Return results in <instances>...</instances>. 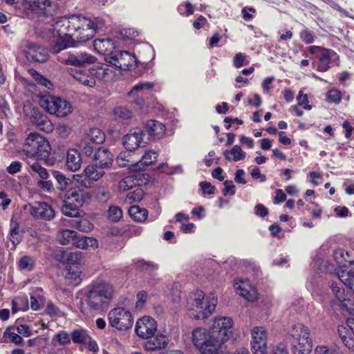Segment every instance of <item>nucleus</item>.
<instances>
[{
  "label": "nucleus",
  "mask_w": 354,
  "mask_h": 354,
  "mask_svg": "<svg viewBox=\"0 0 354 354\" xmlns=\"http://www.w3.org/2000/svg\"><path fill=\"white\" fill-rule=\"evenodd\" d=\"M78 16L73 15L70 17H62L53 26V35L57 37L52 53L57 54L64 49L75 47L74 31L79 27Z\"/></svg>",
  "instance_id": "nucleus-1"
},
{
  "label": "nucleus",
  "mask_w": 354,
  "mask_h": 354,
  "mask_svg": "<svg viewBox=\"0 0 354 354\" xmlns=\"http://www.w3.org/2000/svg\"><path fill=\"white\" fill-rule=\"evenodd\" d=\"M113 288L109 283L102 281L91 284L85 293V302L91 311L106 310L113 296Z\"/></svg>",
  "instance_id": "nucleus-2"
},
{
  "label": "nucleus",
  "mask_w": 354,
  "mask_h": 354,
  "mask_svg": "<svg viewBox=\"0 0 354 354\" xmlns=\"http://www.w3.org/2000/svg\"><path fill=\"white\" fill-rule=\"evenodd\" d=\"M50 151L49 142L37 133H30L26 138L22 148L25 160L32 159L46 161Z\"/></svg>",
  "instance_id": "nucleus-3"
},
{
  "label": "nucleus",
  "mask_w": 354,
  "mask_h": 354,
  "mask_svg": "<svg viewBox=\"0 0 354 354\" xmlns=\"http://www.w3.org/2000/svg\"><path fill=\"white\" fill-rule=\"evenodd\" d=\"M63 205L61 207L62 214L69 217L80 215V208L88 201L91 195L79 185L72 186L64 194Z\"/></svg>",
  "instance_id": "nucleus-4"
},
{
  "label": "nucleus",
  "mask_w": 354,
  "mask_h": 354,
  "mask_svg": "<svg viewBox=\"0 0 354 354\" xmlns=\"http://www.w3.org/2000/svg\"><path fill=\"white\" fill-rule=\"evenodd\" d=\"M217 300L214 297H205L202 291H197L189 298V315L195 319H203L215 310Z\"/></svg>",
  "instance_id": "nucleus-5"
},
{
  "label": "nucleus",
  "mask_w": 354,
  "mask_h": 354,
  "mask_svg": "<svg viewBox=\"0 0 354 354\" xmlns=\"http://www.w3.org/2000/svg\"><path fill=\"white\" fill-rule=\"evenodd\" d=\"M192 342L202 354H218L219 344L212 338L211 330L203 328L192 331Z\"/></svg>",
  "instance_id": "nucleus-6"
},
{
  "label": "nucleus",
  "mask_w": 354,
  "mask_h": 354,
  "mask_svg": "<svg viewBox=\"0 0 354 354\" xmlns=\"http://www.w3.org/2000/svg\"><path fill=\"white\" fill-rule=\"evenodd\" d=\"M39 103L48 113L57 117H65L72 112L70 102L59 97L45 95L40 97Z\"/></svg>",
  "instance_id": "nucleus-7"
},
{
  "label": "nucleus",
  "mask_w": 354,
  "mask_h": 354,
  "mask_svg": "<svg viewBox=\"0 0 354 354\" xmlns=\"http://www.w3.org/2000/svg\"><path fill=\"white\" fill-rule=\"evenodd\" d=\"M233 322L230 317H223L214 319L211 327L212 338L216 339V342L219 344V348H225L223 346L224 342L229 340L232 335Z\"/></svg>",
  "instance_id": "nucleus-8"
},
{
  "label": "nucleus",
  "mask_w": 354,
  "mask_h": 354,
  "mask_svg": "<svg viewBox=\"0 0 354 354\" xmlns=\"http://www.w3.org/2000/svg\"><path fill=\"white\" fill-rule=\"evenodd\" d=\"M110 325L118 330H127L133 326L131 313L124 308H115L108 315Z\"/></svg>",
  "instance_id": "nucleus-9"
},
{
  "label": "nucleus",
  "mask_w": 354,
  "mask_h": 354,
  "mask_svg": "<svg viewBox=\"0 0 354 354\" xmlns=\"http://www.w3.org/2000/svg\"><path fill=\"white\" fill-rule=\"evenodd\" d=\"M23 52L27 60L31 63H44L49 57L45 47L33 42L28 41Z\"/></svg>",
  "instance_id": "nucleus-10"
},
{
  "label": "nucleus",
  "mask_w": 354,
  "mask_h": 354,
  "mask_svg": "<svg viewBox=\"0 0 354 354\" xmlns=\"http://www.w3.org/2000/svg\"><path fill=\"white\" fill-rule=\"evenodd\" d=\"M79 27L74 31L73 39H75V44L76 42H85L91 39L95 34L93 28V21L86 17H79Z\"/></svg>",
  "instance_id": "nucleus-11"
},
{
  "label": "nucleus",
  "mask_w": 354,
  "mask_h": 354,
  "mask_svg": "<svg viewBox=\"0 0 354 354\" xmlns=\"http://www.w3.org/2000/svg\"><path fill=\"white\" fill-rule=\"evenodd\" d=\"M109 62L114 66L124 71L130 70L137 66L135 55L124 50L110 56Z\"/></svg>",
  "instance_id": "nucleus-12"
},
{
  "label": "nucleus",
  "mask_w": 354,
  "mask_h": 354,
  "mask_svg": "<svg viewBox=\"0 0 354 354\" xmlns=\"http://www.w3.org/2000/svg\"><path fill=\"white\" fill-rule=\"evenodd\" d=\"M252 351L254 354H267V333L263 327H255L252 330Z\"/></svg>",
  "instance_id": "nucleus-13"
},
{
  "label": "nucleus",
  "mask_w": 354,
  "mask_h": 354,
  "mask_svg": "<svg viewBox=\"0 0 354 354\" xmlns=\"http://www.w3.org/2000/svg\"><path fill=\"white\" fill-rule=\"evenodd\" d=\"M58 60L65 65L84 67L94 64L97 58L88 53L82 52L76 54L69 53L66 58H59Z\"/></svg>",
  "instance_id": "nucleus-14"
},
{
  "label": "nucleus",
  "mask_w": 354,
  "mask_h": 354,
  "mask_svg": "<svg viewBox=\"0 0 354 354\" xmlns=\"http://www.w3.org/2000/svg\"><path fill=\"white\" fill-rule=\"evenodd\" d=\"M124 147L131 151L138 147H145L147 142L143 140V131L140 129H131L122 138Z\"/></svg>",
  "instance_id": "nucleus-15"
},
{
  "label": "nucleus",
  "mask_w": 354,
  "mask_h": 354,
  "mask_svg": "<svg viewBox=\"0 0 354 354\" xmlns=\"http://www.w3.org/2000/svg\"><path fill=\"white\" fill-rule=\"evenodd\" d=\"M156 330V322L149 317H144L138 319L135 328L136 334L143 339L153 336Z\"/></svg>",
  "instance_id": "nucleus-16"
},
{
  "label": "nucleus",
  "mask_w": 354,
  "mask_h": 354,
  "mask_svg": "<svg viewBox=\"0 0 354 354\" xmlns=\"http://www.w3.org/2000/svg\"><path fill=\"white\" fill-rule=\"evenodd\" d=\"M30 213L34 218L45 221H50L55 216L53 208L45 202H35L30 205Z\"/></svg>",
  "instance_id": "nucleus-17"
},
{
  "label": "nucleus",
  "mask_w": 354,
  "mask_h": 354,
  "mask_svg": "<svg viewBox=\"0 0 354 354\" xmlns=\"http://www.w3.org/2000/svg\"><path fill=\"white\" fill-rule=\"evenodd\" d=\"M30 121L40 131L51 133L54 130V126L48 116L35 108L32 110Z\"/></svg>",
  "instance_id": "nucleus-18"
},
{
  "label": "nucleus",
  "mask_w": 354,
  "mask_h": 354,
  "mask_svg": "<svg viewBox=\"0 0 354 354\" xmlns=\"http://www.w3.org/2000/svg\"><path fill=\"white\" fill-rule=\"evenodd\" d=\"M290 342H304L312 341L310 338V330L308 328L302 324H297L292 326L288 333Z\"/></svg>",
  "instance_id": "nucleus-19"
},
{
  "label": "nucleus",
  "mask_w": 354,
  "mask_h": 354,
  "mask_svg": "<svg viewBox=\"0 0 354 354\" xmlns=\"http://www.w3.org/2000/svg\"><path fill=\"white\" fill-rule=\"evenodd\" d=\"M93 160L101 168H109L113 162V156L108 149L99 147L94 153Z\"/></svg>",
  "instance_id": "nucleus-20"
},
{
  "label": "nucleus",
  "mask_w": 354,
  "mask_h": 354,
  "mask_svg": "<svg viewBox=\"0 0 354 354\" xmlns=\"http://www.w3.org/2000/svg\"><path fill=\"white\" fill-rule=\"evenodd\" d=\"M145 132L149 135V138L156 140L161 138L165 133V126L157 121L151 120L146 122L145 126Z\"/></svg>",
  "instance_id": "nucleus-21"
},
{
  "label": "nucleus",
  "mask_w": 354,
  "mask_h": 354,
  "mask_svg": "<svg viewBox=\"0 0 354 354\" xmlns=\"http://www.w3.org/2000/svg\"><path fill=\"white\" fill-rule=\"evenodd\" d=\"M115 46L112 39L109 38L96 39L93 41L94 50L101 55H113V51Z\"/></svg>",
  "instance_id": "nucleus-22"
},
{
  "label": "nucleus",
  "mask_w": 354,
  "mask_h": 354,
  "mask_svg": "<svg viewBox=\"0 0 354 354\" xmlns=\"http://www.w3.org/2000/svg\"><path fill=\"white\" fill-rule=\"evenodd\" d=\"M149 339L145 344V349L148 351H153L159 349L165 348L168 344V338L162 334L155 337L148 338Z\"/></svg>",
  "instance_id": "nucleus-23"
},
{
  "label": "nucleus",
  "mask_w": 354,
  "mask_h": 354,
  "mask_svg": "<svg viewBox=\"0 0 354 354\" xmlns=\"http://www.w3.org/2000/svg\"><path fill=\"white\" fill-rule=\"evenodd\" d=\"M89 73L95 79L104 82H109L113 77V71L106 64L90 68Z\"/></svg>",
  "instance_id": "nucleus-24"
},
{
  "label": "nucleus",
  "mask_w": 354,
  "mask_h": 354,
  "mask_svg": "<svg viewBox=\"0 0 354 354\" xmlns=\"http://www.w3.org/2000/svg\"><path fill=\"white\" fill-rule=\"evenodd\" d=\"M157 156L154 151H149L146 152L142 157V159L131 166V170L133 171H139L144 170L145 167L149 166L156 161Z\"/></svg>",
  "instance_id": "nucleus-25"
},
{
  "label": "nucleus",
  "mask_w": 354,
  "mask_h": 354,
  "mask_svg": "<svg viewBox=\"0 0 354 354\" xmlns=\"http://www.w3.org/2000/svg\"><path fill=\"white\" fill-rule=\"evenodd\" d=\"M81 164L82 158L80 152L76 149H69L66 157L67 168L72 171H76L80 169Z\"/></svg>",
  "instance_id": "nucleus-26"
},
{
  "label": "nucleus",
  "mask_w": 354,
  "mask_h": 354,
  "mask_svg": "<svg viewBox=\"0 0 354 354\" xmlns=\"http://www.w3.org/2000/svg\"><path fill=\"white\" fill-rule=\"evenodd\" d=\"M234 288L238 294L248 301H254L257 299L256 290L251 288L247 282L241 281L240 283H235Z\"/></svg>",
  "instance_id": "nucleus-27"
},
{
  "label": "nucleus",
  "mask_w": 354,
  "mask_h": 354,
  "mask_svg": "<svg viewBox=\"0 0 354 354\" xmlns=\"http://www.w3.org/2000/svg\"><path fill=\"white\" fill-rule=\"evenodd\" d=\"M75 239L73 246L77 248L86 250L89 248L95 249L98 247V241L93 237L79 236L78 234H77Z\"/></svg>",
  "instance_id": "nucleus-28"
},
{
  "label": "nucleus",
  "mask_w": 354,
  "mask_h": 354,
  "mask_svg": "<svg viewBox=\"0 0 354 354\" xmlns=\"http://www.w3.org/2000/svg\"><path fill=\"white\" fill-rule=\"evenodd\" d=\"M68 73L75 80L83 85L93 87L95 84V79L87 73H83L82 71L71 68Z\"/></svg>",
  "instance_id": "nucleus-29"
},
{
  "label": "nucleus",
  "mask_w": 354,
  "mask_h": 354,
  "mask_svg": "<svg viewBox=\"0 0 354 354\" xmlns=\"http://www.w3.org/2000/svg\"><path fill=\"white\" fill-rule=\"evenodd\" d=\"M104 168H101L95 163L88 165L84 172L85 176L89 180L97 181L105 174Z\"/></svg>",
  "instance_id": "nucleus-30"
},
{
  "label": "nucleus",
  "mask_w": 354,
  "mask_h": 354,
  "mask_svg": "<svg viewBox=\"0 0 354 354\" xmlns=\"http://www.w3.org/2000/svg\"><path fill=\"white\" fill-rule=\"evenodd\" d=\"M77 232L73 230H59L57 239L62 245L71 244L73 245L74 241L76 240Z\"/></svg>",
  "instance_id": "nucleus-31"
},
{
  "label": "nucleus",
  "mask_w": 354,
  "mask_h": 354,
  "mask_svg": "<svg viewBox=\"0 0 354 354\" xmlns=\"http://www.w3.org/2000/svg\"><path fill=\"white\" fill-rule=\"evenodd\" d=\"M337 333L344 346L354 352V338L350 332L344 326H338Z\"/></svg>",
  "instance_id": "nucleus-32"
},
{
  "label": "nucleus",
  "mask_w": 354,
  "mask_h": 354,
  "mask_svg": "<svg viewBox=\"0 0 354 354\" xmlns=\"http://www.w3.org/2000/svg\"><path fill=\"white\" fill-rule=\"evenodd\" d=\"M330 288H331L336 299L339 301V307L342 310H347L346 301H348L346 299L344 290L337 286V283L335 281L330 283Z\"/></svg>",
  "instance_id": "nucleus-33"
},
{
  "label": "nucleus",
  "mask_w": 354,
  "mask_h": 354,
  "mask_svg": "<svg viewBox=\"0 0 354 354\" xmlns=\"http://www.w3.org/2000/svg\"><path fill=\"white\" fill-rule=\"evenodd\" d=\"M290 344L292 354H310L313 348L312 341H305L304 342H295L290 343Z\"/></svg>",
  "instance_id": "nucleus-34"
},
{
  "label": "nucleus",
  "mask_w": 354,
  "mask_h": 354,
  "mask_svg": "<svg viewBox=\"0 0 354 354\" xmlns=\"http://www.w3.org/2000/svg\"><path fill=\"white\" fill-rule=\"evenodd\" d=\"M337 275L339 279L354 292V270H342Z\"/></svg>",
  "instance_id": "nucleus-35"
},
{
  "label": "nucleus",
  "mask_w": 354,
  "mask_h": 354,
  "mask_svg": "<svg viewBox=\"0 0 354 354\" xmlns=\"http://www.w3.org/2000/svg\"><path fill=\"white\" fill-rule=\"evenodd\" d=\"M59 8L57 3H51L49 1L48 3L40 10L37 13L44 16L46 19H51L59 13Z\"/></svg>",
  "instance_id": "nucleus-36"
},
{
  "label": "nucleus",
  "mask_w": 354,
  "mask_h": 354,
  "mask_svg": "<svg viewBox=\"0 0 354 354\" xmlns=\"http://www.w3.org/2000/svg\"><path fill=\"white\" fill-rule=\"evenodd\" d=\"M130 216L136 221L143 222L148 216V211L145 208H141L138 205H132L129 209Z\"/></svg>",
  "instance_id": "nucleus-37"
},
{
  "label": "nucleus",
  "mask_w": 354,
  "mask_h": 354,
  "mask_svg": "<svg viewBox=\"0 0 354 354\" xmlns=\"http://www.w3.org/2000/svg\"><path fill=\"white\" fill-rule=\"evenodd\" d=\"M230 155H232L234 161L243 160L245 157V153L241 149L240 146L234 145L231 150H225L223 151V156L226 160H232Z\"/></svg>",
  "instance_id": "nucleus-38"
},
{
  "label": "nucleus",
  "mask_w": 354,
  "mask_h": 354,
  "mask_svg": "<svg viewBox=\"0 0 354 354\" xmlns=\"http://www.w3.org/2000/svg\"><path fill=\"white\" fill-rule=\"evenodd\" d=\"M10 241L12 243L15 247L21 241V233L19 230V225L17 221L11 220L10 221Z\"/></svg>",
  "instance_id": "nucleus-39"
},
{
  "label": "nucleus",
  "mask_w": 354,
  "mask_h": 354,
  "mask_svg": "<svg viewBox=\"0 0 354 354\" xmlns=\"http://www.w3.org/2000/svg\"><path fill=\"white\" fill-rule=\"evenodd\" d=\"M53 177L57 183V189L61 191H65L68 189V186L72 183V180L66 178L62 173L58 171H52Z\"/></svg>",
  "instance_id": "nucleus-40"
},
{
  "label": "nucleus",
  "mask_w": 354,
  "mask_h": 354,
  "mask_svg": "<svg viewBox=\"0 0 354 354\" xmlns=\"http://www.w3.org/2000/svg\"><path fill=\"white\" fill-rule=\"evenodd\" d=\"M86 139L93 143L101 144L105 140V135L100 129L91 128L87 133Z\"/></svg>",
  "instance_id": "nucleus-41"
},
{
  "label": "nucleus",
  "mask_w": 354,
  "mask_h": 354,
  "mask_svg": "<svg viewBox=\"0 0 354 354\" xmlns=\"http://www.w3.org/2000/svg\"><path fill=\"white\" fill-rule=\"evenodd\" d=\"M71 339L75 344H84L90 337L88 332L85 329H76L71 333Z\"/></svg>",
  "instance_id": "nucleus-42"
},
{
  "label": "nucleus",
  "mask_w": 354,
  "mask_h": 354,
  "mask_svg": "<svg viewBox=\"0 0 354 354\" xmlns=\"http://www.w3.org/2000/svg\"><path fill=\"white\" fill-rule=\"evenodd\" d=\"M27 164L30 166L32 171L37 174L41 179L47 180L49 177V174L47 169L43 167L39 162L38 160H35L33 162H30V160H26Z\"/></svg>",
  "instance_id": "nucleus-43"
},
{
  "label": "nucleus",
  "mask_w": 354,
  "mask_h": 354,
  "mask_svg": "<svg viewBox=\"0 0 354 354\" xmlns=\"http://www.w3.org/2000/svg\"><path fill=\"white\" fill-rule=\"evenodd\" d=\"M113 113L115 118L123 122H127L132 117L131 112L126 107H116Z\"/></svg>",
  "instance_id": "nucleus-44"
},
{
  "label": "nucleus",
  "mask_w": 354,
  "mask_h": 354,
  "mask_svg": "<svg viewBox=\"0 0 354 354\" xmlns=\"http://www.w3.org/2000/svg\"><path fill=\"white\" fill-rule=\"evenodd\" d=\"M144 196V192L140 188H137L133 192H129L125 198V203L131 204L140 201Z\"/></svg>",
  "instance_id": "nucleus-45"
},
{
  "label": "nucleus",
  "mask_w": 354,
  "mask_h": 354,
  "mask_svg": "<svg viewBox=\"0 0 354 354\" xmlns=\"http://www.w3.org/2000/svg\"><path fill=\"white\" fill-rule=\"evenodd\" d=\"M133 176L131 175L126 176L119 182L118 189L120 192H126L135 187L136 185Z\"/></svg>",
  "instance_id": "nucleus-46"
},
{
  "label": "nucleus",
  "mask_w": 354,
  "mask_h": 354,
  "mask_svg": "<svg viewBox=\"0 0 354 354\" xmlns=\"http://www.w3.org/2000/svg\"><path fill=\"white\" fill-rule=\"evenodd\" d=\"M73 226L84 232H90L93 228V224L86 218H80L75 221Z\"/></svg>",
  "instance_id": "nucleus-47"
},
{
  "label": "nucleus",
  "mask_w": 354,
  "mask_h": 354,
  "mask_svg": "<svg viewBox=\"0 0 354 354\" xmlns=\"http://www.w3.org/2000/svg\"><path fill=\"white\" fill-rule=\"evenodd\" d=\"M18 265L21 270L30 271L34 268L35 261L31 257L24 256L20 259Z\"/></svg>",
  "instance_id": "nucleus-48"
},
{
  "label": "nucleus",
  "mask_w": 354,
  "mask_h": 354,
  "mask_svg": "<svg viewBox=\"0 0 354 354\" xmlns=\"http://www.w3.org/2000/svg\"><path fill=\"white\" fill-rule=\"evenodd\" d=\"M129 156V153H128V152L124 151V152L120 153L116 158L117 164L120 167H129V168L131 169V166L133 164H130L131 161L128 159Z\"/></svg>",
  "instance_id": "nucleus-49"
},
{
  "label": "nucleus",
  "mask_w": 354,
  "mask_h": 354,
  "mask_svg": "<svg viewBox=\"0 0 354 354\" xmlns=\"http://www.w3.org/2000/svg\"><path fill=\"white\" fill-rule=\"evenodd\" d=\"M122 216V209L117 206H111L109 209V218L112 221L117 222Z\"/></svg>",
  "instance_id": "nucleus-50"
},
{
  "label": "nucleus",
  "mask_w": 354,
  "mask_h": 354,
  "mask_svg": "<svg viewBox=\"0 0 354 354\" xmlns=\"http://www.w3.org/2000/svg\"><path fill=\"white\" fill-rule=\"evenodd\" d=\"M49 0H26V2L29 5L31 10L38 13Z\"/></svg>",
  "instance_id": "nucleus-51"
},
{
  "label": "nucleus",
  "mask_w": 354,
  "mask_h": 354,
  "mask_svg": "<svg viewBox=\"0 0 354 354\" xmlns=\"http://www.w3.org/2000/svg\"><path fill=\"white\" fill-rule=\"evenodd\" d=\"M301 39L306 44H310L314 42L315 35L313 32L308 28H305L300 32L299 34Z\"/></svg>",
  "instance_id": "nucleus-52"
},
{
  "label": "nucleus",
  "mask_w": 354,
  "mask_h": 354,
  "mask_svg": "<svg viewBox=\"0 0 354 354\" xmlns=\"http://www.w3.org/2000/svg\"><path fill=\"white\" fill-rule=\"evenodd\" d=\"M342 99V93L337 89H331L327 93V100L328 102L339 104Z\"/></svg>",
  "instance_id": "nucleus-53"
},
{
  "label": "nucleus",
  "mask_w": 354,
  "mask_h": 354,
  "mask_svg": "<svg viewBox=\"0 0 354 354\" xmlns=\"http://www.w3.org/2000/svg\"><path fill=\"white\" fill-rule=\"evenodd\" d=\"M297 105L303 106L306 110H310L311 105L309 104L308 98L306 94H304L302 91H300L298 96L297 97Z\"/></svg>",
  "instance_id": "nucleus-54"
},
{
  "label": "nucleus",
  "mask_w": 354,
  "mask_h": 354,
  "mask_svg": "<svg viewBox=\"0 0 354 354\" xmlns=\"http://www.w3.org/2000/svg\"><path fill=\"white\" fill-rule=\"evenodd\" d=\"M80 274L81 272L78 270L73 271L69 270L66 275V278L71 280L69 281L70 283L77 285L81 281Z\"/></svg>",
  "instance_id": "nucleus-55"
},
{
  "label": "nucleus",
  "mask_w": 354,
  "mask_h": 354,
  "mask_svg": "<svg viewBox=\"0 0 354 354\" xmlns=\"http://www.w3.org/2000/svg\"><path fill=\"white\" fill-rule=\"evenodd\" d=\"M320 63L317 66V70L319 71H326L328 68V64L330 62V57L327 54H324L321 56Z\"/></svg>",
  "instance_id": "nucleus-56"
},
{
  "label": "nucleus",
  "mask_w": 354,
  "mask_h": 354,
  "mask_svg": "<svg viewBox=\"0 0 354 354\" xmlns=\"http://www.w3.org/2000/svg\"><path fill=\"white\" fill-rule=\"evenodd\" d=\"M56 338L61 345L68 344L72 340L71 334L64 331L57 333L56 335Z\"/></svg>",
  "instance_id": "nucleus-57"
},
{
  "label": "nucleus",
  "mask_w": 354,
  "mask_h": 354,
  "mask_svg": "<svg viewBox=\"0 0 354 354\" xmlns=\"http://www.w3.org/2000/svg\"><path fill=\"white\" fill-rule=\"evenodd\" d=\"M37 185L39 188L49 193L52 192L54 190L53 184L50 180L41 179L37 181Z\"/></svg>",
  "instance_id": "nucleus-58"
},
{
  "label": "nucleus",
  "mask_w": 354,
  "mask_h": 354,
  "mask_svg": "<svg viewBox=\"0 0 354 354\" xmlns=\"http://www.w3.org/2000/svg\"><path fill=\"white\" fill-rule=\"evenodd\" d=\"M5 335H6L10 339V341L15 344H20L23 341V339L21 336L15 332L10 331L8 329L5 331Z\"/></svg>",
  "instance_id": "nucleus-59"
},
{
  "label": "nucleus",
  "mask_w": 354,
  "mask_h": 354,
  "mask_svg": "<svg viewBox=\"0 0 354 354\" xmlns=\"http://www.w3.org/2000/svg\"><path fill=\"white\" fill-rule=\"evenodd\" d=\"M66 263L74 265L77 263L80 260V254L78 252H67V258Z\"/></svg>",
  "instance_id": "nucleus-60"
},
{
  "label": "nucleus",
  "mask_w": 354,
  "mask_h": 354,
  "mask_svg": "<svg viewBox=\"0 0 354 354\" xmlns=\"http://www.w3.org/2000/svg\"><path fill=\"white\" fill-rule=\"evenodd\" d=\"M21 163L19 161H13L11 164L7 167L6 171L10 174H15L21 171Z\"/></svg>",
  "instance_id": "nucleus-61"
},
{
  "label": "nucleus",
  "mask_w": 354,
  "mask_h": 354,
  "mask_svg": "<svg viewBox=\"0 0 354 354\" xmlns=\"http://www.w3.org/2000/svg\"><path fill=\"white\" fill-rule=\"evenodd\" d=\"M138 263L142 269L150 271H155L158 268V265L151 261H145L144 260H140L138 261Z\"/></svg>",
  "instance_id": "nucleus-62"
},
{
  "label": "nucleus",
  "mask_w": 354,
  "mask_h": 354,
  "mask_svg": "<svg viewBox=\"0 0 354 354\" xmlns=\"http://www.w3.org/2000/svg\"><path fill=\"white\" fill-rule=\"evenodd\" d=\"M57 132L62 138H66L71 133V128L66 124H59L57 128Z\"/></svg>",
  "instance_id": "nucleus-63"
},
{
  "label": "nucleus",
  "mask_w": 354,
  "mask_h": 354,
  "mask_svg": "<svg viewBox=\"0 0 354 354\" xmlns=\"http://www.w3.org/2000/svg\"><path fill=\"white\" fill-rule=\"evenodd\" d=\"M200 187L204 194H212L214 192L215 187L212 186L211 183L207 181H202L200 183Z\"/></svg>",
  "instance_id": "nucleus-64"
}]
</instances>
